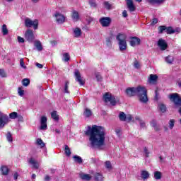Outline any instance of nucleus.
I'll return each mask as SVG.
<instances>
[{"mask_svg":"<svg viewBox=\"0 0 181 181\" xmlns=\"http://www.w3.org/2000/svg\"><path fill=\"white\" fill-rule=\"evenodd\" d=\"M85 135L89 136V142L93 149H101L105 145V129L101 126H88Z\"/></svg>","mask_w":181,"mask_h":181,"instance_id":"f257e3e1","label":"nucleus"},{"mask_svg":"<svg viewBox=\"0 0 181 181\" xmlns=\"http://www.w3.org/2000/svg\"><path fill=\"white\" fill-rule=\"evenodd\" d=\"M125 94L127 97H134V95H137L139 102L143 103L144 104H146L148 101L147 90L144 86L128 88L125 90Z\"/></svg>","mask_w":181,"mask_h":181,"instance_id":"f03ea898","label":"nucleus"},{"mask_svg":"<svg viewBox=\"0 0 181 181\" xmlns=\"http://www.w3.org/2000/svg\"><path fill=\"white\" fill-rule=\"evenodd\" d=\"M127 34L125 33H119L116 36V40L118 42L119 50L120 52H125L128 45L127 44Z\"/></svg>","mask_w":181,"mask_h":181,"instance_id":"7ed1b4c3","label":"nucleus"},{"mask_svg":"<svg viewBox=\"0 0 181 181\" xmlns=\"http://www.w3.org/2000/svg\"><path fill=\"white\" fill-rule=\"evenodd\" d=\"M103 99L105 103H110L111 105H117V103H119V98L112 95L110 93H106L104 95H103Z\"/></svg>","mask_w":181,"mask_h":181,"instance_id":"20e7f679","label":"nucleus"},{"mask_svg":"<svg viewBox=\"0 0 181 181\" xmlns=\"http://www.w3.org/2000/svg\"><path fill=\"white\" fill-rule=\"evenodd\" d=\"M25 28H33L36 30L37 29V26H39V21L37 19L33 21L32 19L27 18L25 20Z\"/></svg>","mask_w":181,"mask_h":181,"instance_id":"39448f33","label":"nucleus"},{"mask_svg":"<svg viewBox=\"0 0 181 181\" xmlns=\"http://www.w3.org/2000/svg\"><path fill=\"white\" fill-rule=\"evenodd\" d=\"M169 98L175 107H181V98L177 93H172L169 95Z\"/></svg>","mask_w":181,"mask_h":181,"instance_id":"423d86ee","label":"nucleus"},{"mask_svg":"<svg viewBox=\"0 0 181 181\" xmlns=\"http://www.w3.org/2000/svg\"><path fill=\"white\" fill-rule=\"evenodd\" d=\"M112 20L110 17H102L99 19V23L103 28H110Z\"/></svg>","mask_w":181,"mask_h":181,"instance_id":"0eeeda50","label":"nucleus"},{"mask_svg":"<svg viewBox=\"0 0 181 181\" xmlns=\"http://www.w3.org/2000/svg\"><path fill=\"white\" fill-rule=\"evenodd\" d=\"M8 122H9V117H8V115L0 112V128H4Z\"/></svg>","mask_w":181,"mask_h":181,"instance_id":"6e6552de","label":"nucleus"},{"mask_svg":"<svg viewBox=\"0 0 181 181\" xmlns=\"http://www.w3.org/2000/svg\"><path fill=\"white\" fill-rule=\"evenodd\" d=\"M56 22L58 23L59 25L62 23H64L66 22V16L60 13H56L54 14Z\"/></svg>","mask_w":181,"mask_h":181,"instance_id":"1a4fd4ad","label":"nucleus"},{"mask_svg":"<svg viewBox=\"0 0 181 181\" xmlns=\"http://www.w3.org/2000/svg\"><path fill=\"white\" fill-rule=\"evenodd\" d=\"M25 37L28 42H32L35 40V35H33V30L28 29L25 31Z\"/></svg>","mask_w":181,"mask_h":181,"instance_id":"9d476101","label":"nucleus"},{"mask_svg":"<svg viewBox=\"0 0 181 181\" xmlns=\"http://www.w3.org/2000/svg\"><path fill=\"white\" fill-rule=\"evenodd\" d=\"M40 129L41 131H46L47 129V117L46 116H42L40 119Z\"/></svg>","mask_w":181,"mask_h":181,"instance_id":"9b49d317","label":"nucleus"},{"mask_svg":"<svg viewBox=\"0 0 181 181\" xmlns=\"http://www.w3.org/2000/svg\"><path fill=\"white\" fill-rule=\"evenodd\" d=\"M130 46L135 47V46H139L141 45V39L138 37H130Z\"/></svg>","mask_w":181,"mask_h":181,"instance_id":"f8f14e48","label":"nucleus"},{"mask_svg":"<svg viewBox=\"0 0 181 181\" xmlns=\"http://www.w3.org/2000/svg\"><path fill=\"white\" fill-rule=\"evenodd\" d=\"M158 46L161 50H166V49H168V43L162 38L158 40Z\"/></svg>","mask_w":181,"mask_h":181,"instance_id":"ddd939ff","label":"nucleus"},{"mask_svg":"<svg viewBox=\"0 0 181 181\" xmlns=\"http://www.w3.org/2000/svg\"><path fill=\"white\" fill-rule=\"evenodd\" d=\"M74 74L76 81H78V83H79L81 86H84V81H83V79L81 78V75L80 74V72L76 70L75 71Z\"/></svg>","mask_w":181,"mask_h":181,"instance_id":"4468645a","label":"nucleus"},{"mask_svg":"<svg viewBox=\"0 0 181 181\" xmlns=\"http://www.w3.org/2000/svg\"><path fill=\"white\" fill-rule=\"evenodd\" d=\"M71 18L74 22H78L80 21V14L77 11H73L71 14Z\"/></svg>","mask_w":181,"mask_h":181,"instance_id":"2eb2a0df","label":"nucleus"},{"mask_svg":"<svg viewBox=\"0 0 181 181\" xmlns=\"http://www.w3.org/2000/svg\"><path fill=\"white\" fill-rule=\"evenodd\" d=\"M127 8L130 12H135V6L134 5V2L132 0H127Z\"/></svg>","mask_w":181,"mask_h":181,"instance_id":"dca6fc26","label":"nucleus"},{"mask_svg":"<svg viewBox=\"0 0 181 181\" xmlns=\"http://www.w3.org/2000/svg\"><path fill=\"white\" fill-rule=\"evenodd\" d=\"M158 81V76L154 74H151L148 78V83L150 84H156Z\"/></svg>","mask_w":181,"mask_h":181,"instance_id":"f3484780","label":"nucleus"},{"mask_svg":"<svg viewBox=\"0 0 181 181\" xmlns=\"http://www.w3.org/2000/svg\"><path fill=\"white\" fill-rule=\"evenodd\" d=\"M28 162H29V164H30V165H32L33 167L35 169H39V163H37V162L36 161V160H35V158H30L29 160H28Z\"/></svg>","mask_w":181,"mask_h":181,"instance_id":"a211bd4d","label":"nucleus"},{"mask_svg":"<svg viewBox=\"0 0 181 181\" xmlns=\"http://www.w3.org/2000/svg\"><path fill=\"white\" fill-rule=\"evenodd\" d=\"M73 30L74 37H80V36H81V30L80 28L76 27L74 28Z\"/></svg>","mask_w":181,"mask_h":181,"instance_id":"6ab92c4d","label":"nucleus"},{"mask_svg":"<svg viewBox=\"0 0 181 181\" xmlns=\"http://www.w3.org/2000/svg\"><path fill=\"white\" fill-rule=\"evenodd\" d=\"M34 46L36 47L38 52H42V50H43V47H42V42H40V41L39 40L35 41Z\"/></svg>","mask_w":181,"mask_h":181,"instance_id":"aec40b11","label":"nucleus"},{"mask_svg":"<svg viewBox=\"0 0 181 181\" xmlns=\"http://www.w3.org/2000/svg\"><path fill=\"white\" fill-rule=\"evenodd\" d=\"M141 176L143 180H146V179L149 178V173L146 170H142Z\"/></svg>","mask_w":181,"mask_h":181,"instance_id":"412c9836","label":"nucleus"},{"mask_svg":"<svg viewBox=\"0 0 181 181\" xmlns=\"http://www.w3.org/2000/svg\"><path fill=\"white\" fill-rule=\"evenodd\" d=\"M35 144L36 145H38V146H40V148H45V146H46V144L43 142L42 139H37Z\"/></svg>","mask_w":181,"mask_h":181,"instance_id":"4be33fe9","label":"nucleus"},{"mask_svg":"<svg viewBox=\"0 0 181 181\" xmlns=\"http://www.w3.org/2000/svg\"><path fill=\"white\" fill-rule=\"evenodd\" d=\"M83 115L84 117H91V115H93V112H91V110L88 108H85L83 112Z\"/></svg>","mask_w":181,"mask_h":181,"instance_id":"5701e85b","label":"nucleus"},{"mask_svg":"<svg viewBox=\"0 0 181 181\" xmlns=\"http://www.w3.org/2000/svg\"><path fill=\"white\" fill-rule=\"evenodd\" d=\"M80 177L82 179V180H91V177L88 174H81Z\"/></svg>","mask_w":181,"mask_h":181,"instance_id":"b1692460","label":"nucleus"},{"mask_svg":"<svg viewBox=\"0 0 181 181\" xmlns=\"http://www.w3.org/2000/svg\"><path fill=\"white\" fill-rule=\"evenodd\" d=\"M154 179H156V180H160V179H162V173L160 171L154 172Z\"/></svg>","mask_w":181,"mask_h":181,"instance_id":"393cba45","label":"nucleus"},{"mask_svg":"<svg viewBox=\"0 0 181 181\" xmlns=\"http://www.w3.org/2000/svg\"><path fill=\"white\" fill-rule=\"evenodd\" d=\"M1 170L2 175H8V173H9V169L5 165L1 166Z\"/></svg>","mask_w":181,"mask_h":181,"instance_id":"a878e982","label":"nucleus"},{"mask_svg":"<svg viewBox=\"0 0 181 181\" xmlns=\"http://www.w3.org/2000/svg\"><path fill=\"white\" fill-rule=\"evenodd\" d=\"M119 119L120 121H127V115L124 112L119 114Z\"/></svg>","mask_w":181,"mask_h":181,"instance_id":"bb28decb","label":"nucleus"},{"mask_svg":"<svg viewBox=\"0 0 181 181\" xmlns=\"http://www.w3.org/2000/svg\"><path fill=\"white\" fill-rule=\"evenodd\" d=\"M1 32L4 36H6V35H8V33H9V31H8V28L5 24L2 25Z\"/></svg>","mask_w":181,"mask_h":181,"instance_id":"cd10ccee","label":"nucleus"},{"mask_svg":"<svg viewBox=\"0 0 181 181\" xmlns=\"http://www.w3.org/2000/svg\"><path fill=\"white\" fill-rule=\"evenodd\" d=\"M103 175L98 173H96L95 174V181H103Z\"/></svg>","mask_w":181,"mask_h":181,"instance_id":"c85d7f7f","label":"nucleus"},{"mask_svg":"<svg viewBox=\"0 0 181 181\" xmlns=\"http://www.w3.org/2000/svg\"><path fill=\"white\" fill-rule=\"evenodd\" d=\"M103 5L105 8H107V10L112 9V4H111L110 1L103 2Z\"/></svg>","mask_w":181,"mask_h":181,"instance_id":"c756f323","label":"nucleus"},{"mask_svg":"<svg viewBox=\"0 0 181 181\" xmlns=\"http://www.w3.org/2000/svg\"><path fill=\"white\" fill-rule=\"evenodd\" d=\"M51 117L54 121H58L59 120V115L57 112H52L51 113Z\"/></svg>","mask_w":181,"mask_h":181,"instance_id":"7c9ffc66","label":"nucleus"},{"mask_svg":"<svg viewBox=\"0 0 181 181\" xmlns=\"http://www.w3.org/2000/svg\"><path fill=\"white\" fill-rule=\"evenodd\" d=\"M173 60L174 59L173 56L169 55L165 57V62L166 63H168V64H172V63H173Z\"/></svg>","mask_w":181,"mask_h":181,"instance_id":"2f4dec72","label":"nucleus"},{"mask_svg":"<svg viewBox=\"0 0 181 181\" xmlns=\"http://www.w3.org/2000/svg\"><path fill=\"white\" fill-rule=\"evenodd\" d=\"M70 84V83L69 82V81H66L65 82V85H64V93H66V94H69L70 93V91H69V85Z\"/></svg>","mask_w":181,"mask_h":181,"instance_id":"473e14b6","label":"nucleus"},{"mask_svg":"<svg viewBox=\"0 0 181 181\" xmlns=\"http://www.w3.org/2000/svg\"><path fill=\"white\" fill-rule=\"evenodd\" d=\"M64 151L66 156H70V155H71V151H70V148L69 147V146L65 145Z\"/></svg>","mask_w":181,"mask_h":181,"instance_id":"72a5a7b5","label":"nucleus"},{"mask_svg":"<svg viewBox=\"0 0 181 181\" xmlns=\"http://www.w3.org/2000/svg\"><path fill=\"white\" fill-rule=\"evenodd\" d=\"M74 159L77 163H83V159L78 156H74Z\"/></svg>","mask_w":181,"mask_h":181,"instance_id":"f704fd0d","label":"nucleus"},{"mask_svg":"<svg viewBox=\"0 0 181 181\" xmlns=\"http://www.w3.org/2000/svg\"><path fill=\"white\" fill-rule=\"evenodd\" d=\"M69 60H70V54L69 53H64L63 54V61L67 62Z\"/></svg>","mask_w":181,"mask_h":181,"instance_id":"c9c22d12","label":"nucleus"},{"mask_svg":"<svg viewBox=\"0 0 181 181\" xmlns=\"http://www.w3.org/2000/svg\"><path fill=\"white\" fill-rule=\"evenodd\" d=\"M165 32L166 33H168V35H172V33H175V30H173L172 27H168V28H166Z\"/></svg>","mask_w":181,"mask_h":181,"instance_id":"e433bc0d","label":"nucleus"},{"mask_svg":"<svg viewBox=\"0 0 181 181\" xmlns=\"http://www.w3.org/2000/svg\"><path fill=\"white\" fill-rule=\"evenodd\" d=\"M23 83V86H24V87H28L29 86V84L30 83V81L28 78H24L22 81Z\"/></svg>","mask_w":181,"mask_h":181,"instance_id":"4c0bfd02","label":"nucleus"},{"mask_svg":"<svg viewBox=\"0 0 181 181\" xmlns=\"http://www.w3.org/2000/svg\"><path fill=\"white\" fill-rule=\"evenodd\" d=\"M6 139L8 142H13V139L12 138V134L9 132L6 134Z\"/></svg>","mask_w":181,"mask_h":181,"instance_id":"58836bf2","label":"nucleus"},{"mask_svg":"<svg viewBox=\"0 0 181 181\" xmlns=\"http://www.w3.org/2000/svg\"><path fill=\"white\" fill-rule=\"evenodd\" d=\"M175 119H170L168 122L170 129H173V127H175Z\"/></svg>","mask_w":181,"mask_h":181,"instance_id":"ea45409f","label":"nucleus"},{"mask_svg":"<svg viewBox=\"0 0 181 181\" xmlns=\"http://www.w3.org/2000/svg\"><path fill=\"white\" fill-rule=\"evenodd\" d=\"M17 117H18V112H13L9 115V118H11V119H16Z\"/></svg>","mask_w":181,"mask_h":181,"instance_id":"a19ab883","label":"nucleus"},{"mask_svg":"<svg viewBox=\"0 0 181 181\" xmlns=\"http://www.w3.org/2000/svg\"><path fill=\"white\" fill-rule=\"evenodd\" d=\"M150 4H162V2H165V0H148Z\"/></svg>","mask_w":181,"mask_h":181,"instance_id":"79ce46f5","label":"nucleus"},{"mask_svg":"<svg viewBox=\"0 0 181 181\" xmlns=\"http://www.w3.org/2000/svg\"><path fill=\"white\" fill-rule=\"evenodd\" d=\"M159 110L161 111V112H166V106L163 104L159 105Z\"/></svg>","mask_w":181,"mask_h":181,"instance_id":"37998d69","label":"nucleus"},{"mask_svg":"<svg viewBox=\"0 0 181 181\" xmlns=\"http://www.w3.org/2000/svg\"><path fill=\"white\" fill-rule=\"evenodd\" d=\"M111 40H112V37H107V38H106V45H107V46H111V43H112V42H111Z\"/></svg>","mask_w":181,"mask_h":181,"instance_id":"c03bdc74","label":"nucleus"},{"mask_svg":"<svg viewBox=\"0 0 181 181\" xmlns=\"http://www.w3.org/2000/svg\"><path fill=\"white\" fill-rule=\"evenodd\" d=\"M89 4L90 5L91 8H97V3H95V0L89 1Z\"/></svg>","mask_w":181,"mask_h":181,"instance_id":"a18cd8bd","label":"nucleus"},{"mask_svg":"<svg viewBox=\"0 0 181 181\" xmlns=\"http://www.w3.org/2000/svg\"><path fill=\"white\" fill-rule=\"evenodd\" d=\"M18 93L20 97H23L25 95V90L22 89V88H18Z\"/></svg>","mask_w":181,"mask_h":181,"instance_id":"49530a36","label":"nucleus"},{"mask_svg":"<svg viewBox=\"0 0 181 181\" xmlns=\"http://www.w3.org/2000/svg\"><path fill=\"white\" fill-rule=\"evenodd\" d=\"M164 30L166 31V26L161 25V26L158 27V33H163Z\"/></svg>","mask_w":181,"mask_h":181,"instance_id":"de8ad7c7","label":"nucleus"},{"mask_svg":"<svg viewBox=\"0 0 181 181\" xmlns=\"http://www.w3.org/2000/svg\"><path fill=\"white\" fill-rule=\"evenodd\" d=\"M144 156L146 158H149V150H148V148L144 147Z\"/></svg>","mask_w":181,"mask_h":181,"instance_id":"09e8293b","label":"nucleus"},{"mask_svg":"<svg viewBox=\"0 0 181 181\" xmlns=\"http://www.w3.org/2000/svg\"><path fill=\"white\" fill-rule=\"evenodd\" d=\"M86 21L88 25H90V23H91V22H93L94 21V18L90 16H87L86 18Z\"/></svg>","mask_w":181,"mask_h":181,"instance_id":"8fccbe9b","label":"nucleus"},{"mask_svg":"<svg viewBox=\"0 0 181 181\" xmlns=\"http://www.w3.org/2000/svg\"><path fill=\"white\" fill-rule=\"evenodd\" d=\"M95 77H96L97 81H102L103 77L101 76V74H100V73H96Z\"/></svg>","mask_w":181,"mask_h":181,"instance_id":"3c124183","label":"nucleus"},{"mask_svg":"<svg viewBox=\"0 0 181 181\" xmlns=\"http://www.w3.org/2000/svg\"><path fill=\"white\" fill-rule=\"evenodd\" d=\"M134 69H139V67H141V64H139V62H138L136 60L134 61Z\"/></svg>","mask_w":181,"mask_h":181,"instance_id":"603ef678","label":"nucleus"},{"mask_svg":"<svg viewBox=\"0 0 181 181\" xmlns=\"http://www.w3.org/2000/svg\"><path fill=\"white\" fill-rule=\"evenodd\" d=\"M20 66L23 69H26V65H25V62H23V59H20Z\"/></svg>","mask_w":181,"mask_h":181,"instance_id":"864d4df0","label":"nucleus"},{"mask_svg":"<svg viewBox=\"0 0 181 181\" xmlns=\"http://www.w3.org/2000/svg\"><path fill=\"white\" fill-rule=\"evenodd\" d=\"M139 123L141 128H145V127H146V124H145V122L144 120H140Z\"/></svg>","mask_w":181,"mask_h":181,"instance_id":"5fc2aeb1","label":"nucleus"},{"mask_svg":"<svg viewBox=\"0 0 181 181\" xmlns=\"http://www.w3.org/2000/svg\"><path fill=\"white\" fill-rule=\"evenodd\" d=\"M18 43H25V39L23 37L18 36L17 37Z\"/></svg>","mask_w":181,"mask_h":181,"instance_id":"6e6d98bb","label":"nucleus"},{"mask_svg":"<svg viewBox=\"0 0 181 181\" xmlns=\"http://www.w3.org/2000/svg\"><path fill=\"white\" fill-rule=\"evenodd\" d=\"M126 121H127V122H130V121H132V115H127L126 116Z\"/></svg>","mask_w":181,"mask_h":181,"instance_id":"4d7b16f0","label":"nucleus"},{"mask_svg":"<svg viewBox=\"0 0 181 181\" xmlns=\"http://www.w3.org/2000/svg\"><path fill=\"white\" fill-rule=\"evenodd\" d=\"M16 118L18 119V121L23 122V117L21 115H17Z\"/></svg>","mask_w":181,"mask_h":181,"instance_id":"13d9d810","label":"nucleus"},{"mask_svg":"<svg viewBox=\"0 0 181 181\" xmlns=\"http://www.w3.org/2000/svg\"><path fill=\"white\" fill-rule=\"evenodd\" d=\"M0 76H1V77H6V74L4 69H0Z\"/></svg>","mask_w":181,"mask_h":181,"instance_id":"bf43d9fd","label":"nucleus"},{"mask_svg":"<svg viewBox=\"0 0 181 181\" xmlns=\"http://www.w3.org/2000/svg\"><path fill=\"white\" fill-rule=\"evenodd\" d=\"M105 167H106L107 169H111V162H110V161H106V162H105Z\"/></svg>","mask_w":181,"mask_h":181,"instance_id":"052dcab7","label":"nucleus"},{"mask_svg":"<svg viewBox=\"0 0 181 181\" xmlns=\"http://www.w3.org/2000/svg\"><path fill=\"white\" fill-rule=\"evenodd\" d=\"M151 127H153V128H155V127H156V120H153L151 122Z\"/></svg>","mask_w":181,"mask_h":181,"instance_id":"680f3d73","label":"nucleus"},{"mask_svg":"<svg viewBox=\"0 0 181 181\" xmlns=\"http://www.w3.org/2000/svg\"><path fill=\"white\" fill-rule=\"evenodd\" d=\"M35 66H37V67L38 68V69H43V65L42 64H40V63H36L35 64Z\"/></svg>","mask_w":181,"mask_h":181,"instance_id":"e2e57ef3","label":"nucleus"},{"mask_svg":"<svg viewBox=\"0 0 181 181\" xmlns=\"http://www.w3.org/2000/svg\"><path fill=\"white\" fill-rule=\"evenodd\" d=\"M122 16L124 18H127L128 17V14L127 13V10H124L123 12H122Z\"/></svg>","mask_w":181,"mask_h":181,"instance_id":"0e129e2a","label":"nucleus"},{"mask_svg":"<svg viewBox=\"0 0 181 181\" xmlns=\"http://www.w3.org/2000/svg\"><path fill=\"white\" fill-rule=\"evenodd\" d=\"M151 23L152 25H156L158 23V18H153Z\"/></svg>","mask_w":181,"mask_h":181,"instance_id":"69168bd1","label":"nucleus"},{"mask_svg":"<svg viewBox=\"0 0 181 181\" xmlns=\"http://www.w3.org/2000/svg\"><path fill=\"white\" fill-rule=\"evenodd\" d=\"M52 46H56V45H57V41L56 40H53L50 42Z\"/></svg>","mask_w":181,"mask_h":181,"instance_id":"338daca9","label":"nucleus"},{"mask_svg":"<svg viewBox=\"0 0 181 181\" xmlns=\"http://www.w3.org/2000/svg\"><path fill=\"white\" fill-rule=\"evenodd\" d=\"M45 181H50V177L49 175H46L45 177Z\"/></svg>","mask_w":181,"mask_h":181,"instance_id":"774afa93","label":"nucleus"}]
</instances>
